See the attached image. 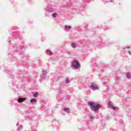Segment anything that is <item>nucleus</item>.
<instances>
[{"instance_id": "nucleus-1", "label": "nucleus", "mask_w": 131, "mask_h": 131, "mask_svg": "<svg viewBox=\"0 0 131 131\" xmlns=\"http://www.w3.org/2000/svg\"><path fill=\"white\" fill-rule=\"evenodd\" d=\"M89 105L93 111H97L98 109H100V105L94 102H89Z\"/></svg>"}, {"instance_id": "nucleus-2", "label": "nucleus", "mask_w": 131, "mask_h": 131, "mask_svg": "<svg viewBox=\"0 0 131 131\" xmlns=\"http://www.w3.org/2000/svg\"><path fill=\"white\" fill-rule=\"evenodd\" d=\"M73 67H74L76 69H78L80 67L79 63L77 60H74L72 63Z\"/></svg>"}, {"instance_id": "nucleus-3", "label": "nucleus", "mask_w": 131, "mask_h": 131, "mask_svg": "<svg viewBox=\"0 0 131 131\" xmlns=\"http://www.w3.org/2000/svg\"><path fill=\"white\" fill-rule=\"evenodd\" d=\"M91 88H92V90H99V87L96 84L92 83Z\"/></svg>"}, {"instance_id": "nucleus-4", "label": "nucleus", "mask_w": 131, "mask_h": 131, "mask_svg": "<svg viewBox=\"0 0 131 131\" xmlns=\"http://www.w3.org/2000/svg\"><path fill=\"white\" fill-rule=\"evenodd\" d=\"M25 100H26V98H20L18 99V103H22V102H24Z\"/></svg>"}, {"instance_id": "nucleus-5", "label": "nucleus", "mask_w": 131, "mask_h": 131, "mask_svg": "<svg viewBox=\"0 0 131 131\" xmlns=\"http://www.w3.org/2000/svg\"><path fill=\"white\" fill-rule=\"evenodd\" d=\"M42 75H41V77H44V76H46V75H47V72L46 71H42Z\"/></svg>"}, {"instance_id": "nucleus-6", "label": "nucleus", "mask_w": 131, "mask_h": 131, "mask_svg": "<svg viewBox=\"0 0 131 131\" xmlns=\"http://www.w3.org/2000/svg\"><path fill=\"white\" fill-rule=\"evenodd\" d=\"M63 110L64 111H65V112H67L68 113H69V111H70L69 108L65 107L63 108Z\"/></svg>"}, {"instance_id": "nucleus-7", "label": "nucleus", "mask_w": 131, "mask_h": 131, "mask_svg": "<svg viewBox=\"0 0 131 131\" xmlns=\"http://www.w3.org/2000/svg\"><path fill=\"white\" fill-rule=\"evenodd\" d=\"M64 27H65L66 30H69V29H71V28H72L71 26H66Z\"/></svg>"}, {"instance_id": "nucleus-8", "label": "nucleus", "mask_w": 131, "mask_h": 131, "mask_svg": "<svg viewBox=\"0 0 131 131\" xmlns=\"http://www.w3.org/2000/svg\"><path fill=\"white\" fill-rule=\"evenodd\" d=\"M35 102H36V100L35 99V98H32L30 100L31 103H34Z\"/></svg>"}, {"instance_id": "nucleus-9", "label": "nucleus", "mask_w": 131, "mask_h": 131, "mask_svg": "<svg viewBox=\"0 0 131 131\" xmlns=\"http://www.w3.org/2000/svg\"><path fill=\"white\" fill-rule=\"evenodd\" d=\"M71 47L74 48V49H75V48H76V45H75L74 43H72Z\"/></svg>"}, {"instance_id": "nucleus-10", "label": "nucleus", "mask_w": 131, "mask_h": 131, "mask_svg": "<svg viewBox=\"0 0 131 131\" xmlns=\"http://www.w3.org/2000/svg\"><path fill=\"white\" fill-rule=\"evenodd\" d=\"M52 17H53L54 18H56L57 17V13H54L53 14H52Z\"/></svg>"}, {"instance_id": "nucleus-11", "label": "nucleus", "mask_w": 131, "mask_h": 131, "mask_svg": "<svg viewBox=\"0 0 131 131\" xmlns=\"http://www.w3.org/2000/svg\"><path fill=\"white\" fill-rule=\"evenodd\" d=\"M37 96H38V93H36L34 94V98H36L37 97Z\"/></svg>"}, {"instance_id": "nucleus-12", "label": "nucleus", "mask_w": 131, "mask_h": 131, "mask_svg": "<svg viewBox=\"0 0 131 131\" xmlns=\"http://www.w3.org/2000/svg\"><path fill=\"white\" fill-rule=\"evenodd\" d=\"M47 52L50 54V55H53V52L50 50H47Z\"/></svg>"}, {"instance_id": "nucleus-13", "label": "nucleus", "mask_w": 131, "mask_h": 131, "mask_svg": "<svg viewBox=\"0 0 131 131\" xmlns=\"http://www.w3.org/2000/svg\"><path fill=\"white\" fill-rule=\"evenodd\" d=\"M126 77H127V78H131V75H130V74H127V75H126Z\"/></svg>"}, {"instance_id": "nucleus-14", "label": "nucleus", "mask_w": 131, "mask_h": 131, "mask_svg": "<svg viewBox=\"0 0 131 131\" xmlns=\"http://www.w3.org/2000/svg\"><path fill=\"white\" fill-rule=\"evenodd\" d=\"M112 109H114V110L117 109V107H115V106H112Z\"/></svg>"}, {"instance_id": "nucleus-15", "label": "nucleus", "mask_w": 131, "mask_h": 131, "mask_svg": "<svg viewBox=\"0 0 131 131\" xmlns=\"http://www.w3.org/2000/svg\"><path fill=\"white\" fill-rule=\"evenodd\" d=\"M66 82L67 83H68L69 82V79H67Z\"/></svg>"}, {"instance_id": "nucleus-16", "label": "nucleus", "mask_w": 131, "mask_h": 131, "mask_svg": "<svg viewBox=\"0 0 131 131\" xmlns=\"http://www.w3.org/2000/svg\"><path fill=\"white\" fill-rule=\"evenodd\" d=\"M128 54H129V55H131V52H130V51H128Z\"/></svg>"}]
</instances>
